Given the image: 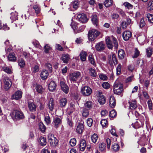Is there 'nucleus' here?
<instances>
[{
	"mask_svg": "<svg viewBox=\"0 0 153 153\" xmlns=\"http://www.w3.org/2000/svg\"><path fill=\"white\" fill-rule=\"evenodd\" d=\"M123 5L128 9H132L133 7V6L132 5L128 2H125L123 3Z\"/></svg>",
	"mask_w": 153,
	"mask_h": 153,
	"instance_id": "nucleus-44",
	"label": "nucleus"
},
{
	"mask_svg": "<svg viewBox=\"0 0 153 153\" xmlns=\"http://www.w3.org/2000/svg\"><path fill=\"white\" fill-rule=\"evenodd\" d=\"M56 85L55 82L53 81L51 82L48 85V89L50 91H54L56 88Z\"/></svg>",
	"mask_w": 153,
	"mask_h": 153,
	"instance_id": "nucleus-15",
	"label": "nucleus"
},
{
	"mask_svg": "<svg viewBox=\"0 0 153 153\" xmlns=\"http://www.w3.org/2000/svg\"><path fill=\"white\" fill-rule=\"evenodd\" d=\"M110 84L107 82H104L102 84V87L104 88L107 89L110 87Z\"/></svg>",
	"mask_w": 153,
	"mask_h": 153,
	"instance_id": "nucleus-55",
	"label": "nucleus"
},
{
	"mask_svg": "<svg viewBox=\"0 0 153 153\" xmlns=\"http://www.w3.org/2000/svg\"><path fill=\"white\" fill-rule=\"evenodd\" d=\"M18 62L19 66L21 68H23L25 65V61L22 58H18Z\"/></svg>",
	"mask_w": 153,
	"mask_h": 153,
	"instance_id": "nucleus-25",
	"label": "nucleus"
},
{
	"mask_svg": "<svg viewBox=\"0 0 153 153\" xmlns=\"http://www.w3.org/2000/svg\"><path fill=\"white\" fill-rule=\"evenodd\" d=\"M123 90V84L120 82H115L114 85L113 91L114 94L120 95Z\"/></svg>",
	"mask_w": 153,
	"mask_h": 153,
	"instance_id": "nucleus-3",
	"label": "nucleus"
},
{
	"mask_svg": "<svg viewBox=\"0 0 153 153\" xmlns=\"http://www.w3.org/2000/svg\"><path fill=\"white\" fill-rule=\"evenodd\" d=\"M77 19H78L79 22L84 23H86L88 20L86 15L82 13L77 14Z\"/></svg>",
	"mask_w": 153,
	"mask_h": 153,
	"instance_id": "nucleus-6",
	"label": "nucleus"
},
{
	"mask_svg": "<svg viewBox=\"0 0 153 153\" xmlns=\"http://www.w3.org/2000/svg\"><path fill=\"white\" fill-rule=\"evenodd\" d=\"M89 115V111L87 109H84L82 113V115L84 117H86Z\"/></svg>",
	"mask_w": 153,
	"mask_h": 153,
	"instance_id": "nucleus-57",
	"label": "nucleus"
},
{
	"mask_svg": "<svg viewBox=\"0 0 153 153\" xmlns=\"http://www.w3.org/2000/svg\"><path fill=\"white\" fill-rule=\"evenodd\" d=\"M51 142H49L51 145L53 147H55L58 144V140L56 138L51 140Z\"/></svg>",
	"mask_w": 153,
	"mask_h": 153,
	"instance_id": "nucleus-34",
	"label": "nucleus"
},
{
	"mask_svg": "<svg viewBox=\"0 0 153 153\" xmlns=\"http://www.w3.org/2000/svg\"><path fill=\"white\" fill-rule=\"evenodd\" d=\"M79 124L77 126V133L79 134H82L84 129L83 121H81L80 123H78Z\"/></svg>",
	"mask_w": 153,
	"mask_h": 153,
	"instance_id": "nucleus-10",
	"label": "nucleus"
},
{
	"mask_svg": "<svg viewBox=\"0 0 153 153\" xmlns=\"http://www.w3.org/2000/svg\"><path fill=\"white\" fill-rule=\"evenodd\" d=\"M99 149L103 152H105V150L106 146L105 144L104 143H102L99 145Z\"/></svg>",
	"mask_w": 153,
	"mask_h": 153,
	"instance_id": "nucleus-40",
	"label": "nucleus"
},
{
	"mask_svg": "<svg viewBox=\"0 0 153 153\" xmlns=\"http://www.w3.org/2000/svg\"><path fill=\"white\" fill-rule=\"evenodd\" d=\"M110 105L111 107H114L116 105V102L114 97L112 96L109 99Z\"/></svg>",
	"mask_w": 153,
	"mask_h": 153,
	"instance_id": "nucleus-22",
	"label": "nucleus"
},
{
	"mask_svg": "<svg viewBox=\"0 0 153 153\" xmlns=\"http://www.w3.org/2000/svg\"><path fill=\"white\" fill-rule=\"evenodd\" d=\"M36 89L37 92L41 94H42L44 90V88L40 85H37Z\"/></svg>",
	"mask_w": 153,
	"mask_h": 153,
	"instance_id": "nucleus-28",
	"label": "nucleus"
},
{
	"mask_svg": "<svg viewBox=\"0 0 153 153\" xmlns=\"http://www.w3.org/2000/svg\"><path fill=\"white\" fill-rule=\"evenodd\" d=\"M4 85L5 89L6 90H8L12 85L11 80L8 77H6L4 79Z\"/></svg>",
	"mask_w": 153,
	"mask_h": 153,
	"instance_id": "nucleus-9",
	"label": "nucleus"
},
{
	"mask_svg": "<svg viewBox=\"0 0 153 153\" xmlns=\"http://www.w3.org/2000/svg\"><path fill=\"white\" fill-rule=\"evenodd\" d=\"M69 56L68 54H63L62 55L61 60L64 63H68L70 59Z\"/></svg>",
	"mask_w": 153,
	"mask_h": 153,
	"instance_id": "nucleus-19",
	"label": "nucleus"
},
{
	"mask_svg": "<svg viewBox=\"0 0 153 153\" xmlns=\"http://www.w3.org/2000/svg\"><path fill=\"white\" fill-rule=\"evenodd\" d=\"M88 59L90 63L95 67L96 66V63L92 55H90L88 57Z\"/></svg>",
	"mask_w": 153,
	"mask_h": 153,
	"instance_id": "nucleus-33",
	"label": "nucleus"
},
{
	"mask_svg": "<svg viewBox=\"0 0 153 153\" xmlns=\"http://www.w3.org/2000/svg\"><path fill=\"white\" fill-rule=\"evenodd\" d=\"M122 65L120 64H119L116 68L117 74L119 75L121 73V71Z\"/></svg>",
	"mask_w": 153,
	"mask_h": 153,
	"instance_id": "nucleus-48",
	"label": "nucleus"
},
{
	"mask_svg": "<svg viewBox=\"0 0 153 153\" xmlns=\"http://www.w3.org/2000/svg\"><path fill=\"white\" fill-rule=\"evenodd\" d=\"M118 56L119 58L120 59H123L124 58L125 52L123 49H120L118 51Z\"/></svg>",
	"mask_w": 153,
	"mask_h": 153,
	"instance_id": "nucleus-31",
	"label": "nucleus"
},
{
	"mask_svg": "<svg viewBox=\"0 0 153 153\" xmlns=\"http://www.w3.org/2000/svg\"><path fill=\"white\" fill-rule=\"evenodd\" d=\"M120 148L118 144L115 143L112 144L111 149L114 152H117L119 150Z\"/></svg>",
	"mask_w": 153,
	"mask_h": 153,
	"instance_id": "nucleus-32",
	"label": "nucleus"
},
{
	"mask_svg": "<svg viewBox=\"0 0 153 153\" xmlns=\"http://www.w3.org/2000/svg\"><path fill=\"white\" fill-rule=\"evenodd\" d=\"M133 127L135 128H139L141 126V124L137 121L133 125Z\"/></svg>",
	"mask_w": 153,
	"mask_h": 153,
	"instance_id": "nucleus-62",
	"label": "nucleus"
},
{
	"mask_svg": "<svg viewBox=\"0 0 153 153\" xmlns=\"http://www.w3.org/2000/svg\"><path fill=\"white\" fill-rule=\"evenodd\" d=\"M76 19V17L75 16H74V17L72 18L71 19V21L72 22L71 23V27L73 30L74 31V33L75 34L76 33V23L75 20Z\"/></svg>",
	"mask_w": 153,
	"mask_h": 153,
	"instance_id": "nucleus-13",
	"label": "nucleus"
},
{
	"mask_svg": "<svg viewBox=\"0 0 153 153\" xmlns=\"http://www.w3.org/2000/svg\"><path fill=\"white\" fill-rule=\"evenodd\" d=\"M87 53L85 51H82L80 54L81 60L82 61H85L86 59Z\"/></svg>",
	"mask_w": 153,
	"mask_h": 153,
	"instance_id": "nucleus-26",
	"label": "nucleus"
},
{
	"mask_svg": "<svg viewBox=\"0 0 153 153\" xmlns=\"http://www.w3.org/2000/svg\"><path fill=\"white\" fill-rule=\"evenodd\" d=\"M87 123L89 127H91L93 123V120L91 118H89L87 119Z\"/></svg>",
	"mask_w": 153,
	"mask_h": 153,
	"instance_id": "nucleus-52",
	"label": "nucleus"
},
{
	"mask_svg": "<svg viewBox=\"0 0 153 153\" xmlns=\"http://www.w3.org/2000/svg\"><path fill=\"white\" fill-rule=\"evenodd\" d=\"M98 101L101 105L104 104L105 102V100L104 96H100L99 97Z\"/></svg>",
	"mask_w": 153,
	"mask_h": 153,
	"instance_id": "nucleus-37",
	"label": "nucleus"
},
{
	"mask_svg": "<svg viewBox=\"0 0 153 153\" xmlns=\"http://www.w3.org/2000/svg\"><path fill=\"white\" fill-rule=\"evenodd\" d=\"M45 66L46 68L49 71H51L52 69V65L49 63H46L45 64Z\"/></svg>",
	"mask_w": 153,
	"mask_h": 153,
	"instance_id": "nucleus-60",
	"label": "nucleus"
},
{
	"mask_svg": "<svg viewBox=\"0 0 153 153\" xmlns=\"http://www.w3.org/2000/svg\"><path fill=\"white\" fill-rule=\"evenodd\" d=\"M152 48H146V54L147 57H150L152 54Z\"/></svg>",
	"mask_w": 153,
	"mask_h": 153,
	"instance_id": "nucleus-41",
	"label": "nucleus"
},
{
	"mask_svg": "<svg viewBox=\"0 0 153 153\" xmlns=\"http://www.w3.org/2000/svg\"><path fill=\"white\" fill-rule=\"evenodd\" d=\"M105 42L108 48H118V43L117 39L114 37L111 39L109 37L105 39Z\"/></svg>",
	"mask_w": 153,
	"mask_h": 153,
	"instance_id": "nucleus-1",
	"label": "nucleus"
},
{
	"mask_svg": "<svg viewBox=\"0 0 153 153\" xmlns=\"http://www.w3.org/2000/svg\"><path fill=\"white\" fill-rule=\"evenodd\" d=\"M10 115L14 120L16 119H23L24 117L23 113L17 110L13 111L10 114Z\"/></svg>",
	"mask_w": 153,
	"mask_h": 153,
	"instance_id": "nucleus-4",
	"label": "nucleus"
},
{
	"mask_svg": "<svg viewBox=\"0 0 153 153\" xmlns=\"http://www.w3.org/2000/svg\"><path fill=\"white\" fill-rule=\"evenodd\" d=\"M39 128L42 133L45 132L46 127L42 123L40 122L39 124Z\"/></svg>",
	"mask_w": 153,
	"mask_h": 153,
	"instance_id": "nucleus-30",
	"label": "nucleus"
},
{
	"mask_svg": "<svg viewBox=\"0 0 153 153\" xmlns=\"http://www.w3.org/2000/svg\"><path fill=\"white\" fill-rule=\"evenodd\" d=\"M140 53V51L137 50V48H136L134 54L132 56L133 58H135L137 57L139 55Z\"/></svg>",
	"mask_w": 153,
	"mask_h": 153,
	"instance_id": "nucleus-59",
	"label": "nucleus"
},
{
	"mask_svg": "<svg viewBox=\"0 0 153 153\" xmlns=\"http://www.w3.org/2000/svg\"><path fill=\"white\" fill-rule=\"evenodd\" d=\"M113 3V0H105L104 2V5L106 7H108L112 6Z\"/></svg>",
	"mask_w": 153,
	"mask_h": 153,
	"instance_id": "nucleus-29",
	"label": "nucleus"
},
{
	"mask_svg": "<svg viewBox=\"0 0 153 153\" xmlns=\"http://www.w3.org/2000/svg\"><path fill=\"white\" fill-rule=\"evenodd\" d=\"M70 7H72L74 9V10L76 9V1L74 0L72 2H71L70 4Z\"/></svg>",
	"mask_w": 153,
	"mask_h": 153,
	"instance_id": "nucleus-54",
	"label": "nucleus"
},
{
	"mask_svg": "<svg viewBox=\"0 0 153 153\" xmlns=\"http://www.w3.org/2000/svg\"><path fill=\"white\" fill-rule=\"evenodd\" d=\"M92 102L90 101H88L85 103L84 105L86 109H91L92 107Z\"/></svg>",
	"mask_w": 153,
	"mask_h": 153,
	"instance_id": "nucleus-27",
	"label": "nucleus"
},
{
	"mask_svg": "<svg viewBox=\"0 0 153 153\" xmlns=\"http://www.w3.org/2000/svg\"><path fill=\"white\" fill-rule=\"evenodd\" d=\"M101 33L97 30L92 29L89 31L88 38L91 41H94L100 34Z\"/></svg>",
	"mask_w": 153,
	"mask_h": 153,
	"instance_id": "nucleus-2",
	"label": "nucleus"
},
{
	"mask_svg": "<svg viewBox=\"0 0 153 153\" xmlns=\"http://www.w3.org/2000/svg\"><path fill=\"white\" fill-rule=\"evenodd\" d=\"M51 111H52L54 108V104L53 102V98L50 99L49 102L48 103L47 106Z\"/></svg>",
	"mask_w": 153,
	"mask_h": 153,
	"instance_id": "nucleus-14",
	"label": "nucleus"
},
{
	"mask_svg": "<svg viewBox=\"0 0 153 153\" xmlns=\"http://www.w3.org/2000/svg\"><path fill=\"white\" fill-rule=\"evenodd\" d=\"M111 58L114 65H117V61L116 58V56L114 54H112Z\"/></svg>",
	"mask_w": 153,
	"mask_h": 153,
	"instance_id": "nucleus-53",
	"label": "nucleus"
},
{
	"mask_svg": "<svg viewBox=\"0 0 153 153\" xmlns=\"http://www.w3.org/2000/svg\"><path fill=\"white\" fill-rule=\"evenodd\" d=\"M117 115V113L114 110L111 111L109 112V116L111 118L114 117Z\"/></svg>",
	"mask_w": 153,
	"mask_h": 153,
	"instance_id": "nucleus-49",
	"label": "nucleus"
},
{
	"mask_svg": "<svg viewBox=\"0 0 153 153\" xmlns=\"http://www.w3.org/2000/svg\"><path fill=\"white\" fill-rule=\"evenodd\" d=\"M76 140L75 138L71 139L70 141V143L71 146H75L76 143Z\"/></svg>",
	"mask_w": 153,
	"mask_h": 153,
	"instance_id": "nucleus-50",
	"label": "nucleus"
},
{
	"mask_svg": "<svg viewBox=\"0 0 153 153\" xmlns=\"http://www.w3.org/2000/svg\"><path fill=\"white\" fill-rule=\"evenodd\" d=\"M122 35L124 40L127 41L131 36L132 33L130 31H125L122 33Z\"/></svg>",
	"mask_w": 153,
	"mask_h": 153,
	"instance_id": "nucleus-7",
	"label": "nucleus"
},
{
	"mask_svg": "<svg viewBox=\"0 0 153 153\" xmlns=\"http://www.w3.org/2000/svg\"><path fill=\"white\" fill-rule=\"evenodd\" d=\"M91 21L92 23L94 25L97 26L98 23L97 16L96 15H93L92 16Z\"/></svg>",
	"mask_w": 153,
	"mask_h": 153,
	"instance_id": "nucleus-24",
	"label": "nucleus"
},
{
	"mask_svg": "<svg viewBox=\"0 0 153 153\" xmlns=\"http://www.w3.org/2000/svg\"><path fill=\"white\" fill-rule=\"evenodd\" d=\"M105 46L104 42L101 41L96 44L95 48H105Z\"/></svg>",
	"mask_w": 153,
	"mask_h": 153,
	"instance_id": "nucleus-39",
	"label": "nucleus"
},
{
	"mask_svg": "<svg viewBox=\"0 0 153 153\" xmlns=\"http://www.w3.org/2000/svg\"><path fill=\"white\" fill-rule=\"evenodd\" d=\"M70 79L71 81L75 82L76 80V73H74L71 74Z\"/></svg>",
	"mask_w": 153,
	"mask_h": 153,
	"instance_id": "nucleus-35",
	"label": "nucleus"
},
{
	"mask_svg": "<svg viewBox=\"0 0 153 153\" xmlns=\"http://www.w3.org/2000/svg\"><path fill=\"white\" fill-rule=\"evenodd\" d=\"M99 77L102 80H106L108 79L107 76L103 74H101L99 75Z\"/></svg>",
	"mask_w": 153,
	"mask_h": 153,
	"instance_id": "nucleus-51",
	"label": "nucleus"
},
{
	"mask_svg": "<svg viewBox=\"0 0 153 153\" xmlns=\"http://www.w3.org/2000/svg\"><path fill=\"white\" fill-rule=\"evenodd\" d=\"M147 17L148 21L151 23H153V15L150 13L147 14Z\"/></svg>",
	"mask_w": 153,
	"mask_h": 153,
	"instance_id": "nucleus-46",
	"label": "nucleus"
},
{
	"mask_svg": "<svg viewBox=\"0 0 153 153\" xmlns=\"http://www.w3.org/2000/svg\"><path fill=\"white\" fill-rule=\"evenodd\" d=\"M8 59L9 60L13 62H15L16 60V57L15 56L14 53H10L8 56Z\"/></svg>",
	"mask_w": 153,
	"mask_h": 153,
	"instance_id": "nucleus-21",
	"label": "nucleus"
},
{
	"mask_svg": "<svg viewBox=\"0 0 153 153\" xmlns=\"http://www.w3.org/2000/svg\"><path fill=\"white\" fill-rule=\"evenodd\" d=\"M91 138L92 142L94 143H95L97 142L98 139L97 135L95 134H94L91 136Z\"/></svg>",
	"mask_w": 153,
	"mask_h": 153,
	"instance_id": "nucleus-42",
	"label": "nucleus"
},
{
	"mask_svg": "<svg viewBox=\"0 0 153 153\" xmlns=\"http://www.w3.org/2000/svg\"><path fill=\"white\" fill-rule=\"evenodd\" d=\"M22 91H17L12 96L13 99L18 100L22 97Z\"/></svg>",
	"mask_w": 153,
	"mask_h": 153,
	"instance_id": "nucleus-11",
	"label": "nucleus"
},
{
	"mask_svg": "<svg viewBox=\"0 0 153 153\" xmlns=\"http://www.w3.org/2000/svg\"><path fill=\"white\" fill-rule=\"evenodd\" d=\"M55 138L54 135L51 133L49 134L48 135V138L49 142H51V140H53V139H54Z\"/></svg>",
	"mask_w": 153,
	"mask_h": 153,
	"instance_id": "nucleus-58",
	"label": "nucleus"
},
{
	"mask_svg": "<svg viewBox=\"0 0 153 153\" xmlns=\"http://www.w3.org/2000/svg\"><path fill=\"white\" fill-rule=\"evenodd\" d=\"M148 9L150 10H153V1L152 0L149 1L148 4Z\"/></svg>",
	"mask_w": 153,
	"mask_h": 153,
	"instance_id": "nucleus-43",
	"label": "nucleus"
},
{
	"mask_svg": "<svg viewBox=\"0 0 153 153\" xmlns=\"http://www.w3.org/2000/svg\"><path fill=\"white\" fill-rule=\"evenodd\" d=\"M128 103L129 104V108L131 110H134L137 107L136 101L135 100L132 101H129Z\"/></svg>",
	"mask_w": 153,
	"mask_h": 153,
	"instance_id": "nucleus-18",
	"label": "nucleus"
},
{
	"mask_svg": "<svg viewBox=\"0 0 153 153\" xmlns=\"http://www.w3.org/2000/svg\"><path fill=\"white\" fill-rule=\"evenodd\" d=\"M53 123L54 124L55 127L57 128L61 124V120L59 118L57 117L54 119Z\"/></svg>",
	"mask_w": 153,
	"mask_h": 153,
	"instance_id": "nucleus-20",
	"label": "nucleus"
},
{
	"mask_svg": "<svg viewBox=\"0 0 153 153\" xmlns=\"http://www.w3.org/2000/svg\"><path fill=\"white\" fill-rule=\"evenodd\" d=\"M147 103L149 109L150 110H152L153 107V104L151 100H149L147 102Z\"/></svg>",
	"mask_w": 153,
	"mask_h": 153,
	"instance_id": "nucleus-63",
	"label": "nucleus"
},
{
	"mask_svg": "<svg viewBox=\"0 0 153 153\" xmlns=\"http://www.w3.org/2000/svg\"><path fill=\"white\" fill-rule=\"evenodd\" d=\"M91 89L88 86H83L81 88V93L84 96H88L91 94Z\"/></svg>",
	"mask_w": 153,
	"mask_h": 153,
	"instance_id": "nucleus-5",
	"label": "nucleus"
},
{
	"mask_svg": "<svg viewBox=\"0 0 153 153\" xmlns=\"http://www.w3.org/2000/svg\"><path fill=\"white\" fill-rule=\"evenodd\" d=\"M146 25V23L144 21V18H142L140 20L139 24V27L140 28H142L144 27Z\"/></svg>",
	"mask_w": 153,
	"mask_h": 153,
	"instance_id": "nucleus-45",
	"label": "nucleus"
},
{
	"mask_svg": "<svg viewBox=\"0 0 153 153\" xmlns=\"http://www.w3.org/2000/svg\"><path fill=\"white\" fill-rule=\"evenodd\" d=\"M108 121L105 119L102 120L100 122V124H101L102 127H105L108 124Z\"/></svg>",
	"mask_w": 153,
	"mask_h": 153,
	"instance_id": "nucleus-56",
	"label": "nucleus"
},
{
	"mask_svg": "<svg viewBox=\"0 0 153 153\" xmlns=\"http://www.w3.org/2000/svg\"><path fill=\"white\" fill-rule=\"evenodd\" d=\"M45 121L47 125L50 124L51 122L50 117L49 116H46L45 117Z\"/></svg>",
	"mask_w": 153,
	"mask_h": 153,
	"instance_id": "nucleus-61",
	"label": "nucleus"
},
{
	"mask_svg": "<svg viewBox=\"0 0 153 153\" xmlns=\"http://www.w3.org/2000/svg\"><path fill=\"white\" fill-rule=\"evenodd\" d=\"M2 70L7 74H11L12 73L11 69L7 67H3L2 68Z\"/></svg>",
	"mask_w": 153,
	"mask_h": 153,
	"instance_id": "nucleus-47",
	"label": "nucleus"
},
{
	"mask_svg": "<svg viewBox=\"0 0 153 153\" xmlns=\"http://www.w3.org/2000/svg\"><path fill=\"white\" fill-rule=\"evenodd\" d=\"M67 103V99L65 98H62L59 100V104L61 107H64Z\"/></svg>",
	"mask_w": 153,
	"mask_h": 153,
	"instance_id": "nucleus-23",
	"label": "nucleus"
},
{
	"mask_svg": "<svg viewBox=\"0 0 153 153\" xmlns=\"http://www.w3.org/2000/svg\"><path fill=\"white\" fill-rule=\"evenodd\" d=\"M28 106L30 111L33 112L36 111V106L33 103L29 102L28 104Z\"/></svg>",
	"mask_w": 153,
	"mask_h": 153,
	"instance_id": "nucleus-17",
	"label": "nucleus"
},
{
	"mask_svg": "<svg viewBox=\"0 0 153 153\" xmlns=\"http://www.w3.org/2000/svg\"><path fill=\"white\" fill-rule=\"evenodd\" d=\"M60 85L62 90L65 94H67L69 92V88L67 85L64 82L61 81Z\"/></svg>",
	"mask_w": 153,
	"mask_h": 153,
	"instance_id": "nucleus-8",
	"label": "nucleus"
},
{
	"mask_svg": "<svg viewBox=\"0 0 153 153\" xmlns=\"http://www.w3.org/2000/svg\"><path fill=\"white\" fill-rule=\"evenodd\" d=\"M86 146V141L85 140L82 139L80 140L79 143L80 149L81 151H83L85 149Z\"/></svg>",
	"mask_w": 153,
	"mask_h": 153,
	"instance_id": "nucleus-16",
	"label": "nucleus"
},
{
	"mask_svg": "<svg viewBox=\"0 0 153 153\" xmlns=\"http://www.w3.org/2000/svg\"><path fill=\"white\" fill-rule=\"evenodd\" d=\"M49 75L48 71L45 69H43L40 74V76L42 79L45 80L46 79Z\"/></svg>",
	"mask_w": 153,
	"mask_h": 153,
	"instance_id": "nucleus-12",
	"label": "nucleus"
},
{
	"mask_svg": "<svg viewBox=\"0 0 153 153\" xmlns=\"http://www.w3.org/2000/svg\"><path fill=\"white\" fill-rule=\"evenodd\" d=\"M23 55L25 58L27 60H28L30 58V56L29 53L24 52L23 53Z\"/></svg>",
	"mask_w": 153,
	"mask_h": 153,
	"instance_id": "nucleus-64",
	"label": "nucleus"
},
{
	"mask_svg": "<svg viewBox=\"0 0 153 153\" xmlns=\"http://www.w3.org/2000/svg\"><path fill=\"white\" fill-rule=\"evenodd\" d=\"M40 143L42 146H45L47 143L46 138L43 137H41L39 138Z\"/></svg>",
	"mask_w": 153,
	"mask_h": 153,
	"instance_id": "nucleus-36",
	"label": "nucleus"
},
{
	"mask_svg": "<svg viewBox=\"0 0 153 153\" xmlns=\"http://www.w3.org/2000/svg\"><path fill=\"white\" fill-rule=\"evenodd\" d=\"M89 71L90 73L91 76L93 77H96L97 76V73L94 69L91 68L89 69Z\"/></svg>",
	"mask_w": 153,
	"mask_h": 153,
	"instance_id": "nucleus-38",
	"label": "nucleus"
}]
</instances>
